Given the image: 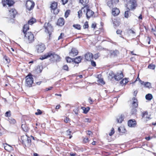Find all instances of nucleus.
I'll return each instance as SVG.
<instances>
[{
  "instance_id": "nucleus-60",
  "label": "nucleus",
  "mask_w": 156,
  "mask_h": 156,
  "mask_svg": "<svg viewBox=\"0 0 156 156\" xmlns=\"http://www.w3.org/2000/svg\"><path fill=\"white\" fill-rule=\"evenodd\" d=\"M96 26H97V23H93L91 25V27L92 28H93L94 29H95V28L96 27Z\"/></svg>"
},
{
  "instance_id": "nucleus-46",
  "label": "nucleus",
  "mask_w": 156,
  "mask_h": 156,
  "mask_svg": "<svg viewBox=\"0 0 156 156\" xmlns=\"http://www.w3.org/2000/svg\"><path fill=\"white\" fill-rule=\"evenodd\" d=\"M67 62L68 63H70L72 62H73V58H71L69 57H67L66 58Z\"/></svg>"
},
{
  "instance_id": "nucleus-58",
  "label": "nucleus",
  "mask_w": 156,
  "mask_h": 156,
  "mask_svg": "<svg viewBox=\"0 0 156 156\" xmlns=\"http://www.w3.org/2000/svg\"><path fill=\"white\" fill-rule=\"evenodd\" d=\"M116 33L118 34L122 35V30H121L118 29L116 30Z\"/></svg>"
},
{
  "instance_id": "nucleus-37",
  "label": "nucleus",
  "mask_w": 156,
  "mask_h": 156,
  "mask_svg": "<svg viewBox=\"0 0 156 156\" xmlns=\"http://www.w3.org/2000/svg\"><path fill=\"white\" fill-rule=\"evenodd\" d=\"M115 74L113 72H111L109 74V77L110 78L111 80L114 79H115Z\"/></svg>"
},
{
  "instance_id": "nucleus-41",
  "label": "nucleus",
  "mask_w": 156,
  "mask_h": 156,
  "mask_svg": "<svg viewBox=\"0 0 156 156\" xmlns=\"http://www.w3.org/2000/svg\"><path fill=\"white\" fill-rule=\"evenodd\" d=\"M3 58L5 59L6 62V63L9 64L10 62V60L9 58L6 55H3Z\"/></svg>"
},
{
  "instance_id": "nucleus-6",
  "label": "nucleus",
  "mask_w": 156,
  "mask_h": 156,
  "mask_svg": "<svg viewBox=\"0 0 156 156\" xmlns=\"http://www.w3.org/2000/svg\"><path fill=\"white\" fill-rule=\"evenodd\" d=\"M45 29V31L48 33L49 34V39L51 37L52 32L53 31V28L52 26L49 23H45L44 25Z\"/></svg>"
},
{
  "instance_id": "nucleus-3",
  "label": "nucleus",
  "mask_w": 156,
  "mask_h": 156,
  "mask_svg": "<svg viewBox=\"0 0 156 156\" xmlns=\"http://www.w3.org/2000/svg\"><path fill=\"white\" fill-rule=\"evenodd\" d=\"M137 6V0H129L126 5L127 9H129L131 11L135 10Z\"/></svg>"
},
{
  "instance_id": "nucleus-28",
  "label": "nucleus",
  "mask_w": 156,
  "mask_h": 156,
  "mask_svg": "<svg viewBox=\"0 0 156 156\" xmlns=\"http://www.w3.org/2000/svg\"><path fill=\"white\" fill-rule=\"evenodd\" d=\"M36 22V19L33 17H32L28 20V23L27 24H28V26H29V25H32Z\"/></svg>"
},
{
  "instance_id": "nucleus-23",
  "label": "nucleus",
  "mask_w": 156,
  "mask_h": 156,
  "mask_svg": "<svg viewBox=\"0 0 156 156\" xmlns=\"http://www.w3.org/2000/svg\"><path fill=\"white\" fill-rule=\"evenodd\" d=\"M4 148L5 150L9 152L13 150V147L7 144H5V145H4Z\"/></svg>"
},
{
  "instance_id": "nucleus-51",
  "label": "nucleus",
  "mask_w": 156,
  "mask_h": 156,
  "mask_svg": "<svg viewBox=\"0 0 156 156\" xmlns=\"http://www.w3.org/2000/svg\"><path fill=\"white\" fill-rule=\"evenodd\" d=\"M144 85L145 87L148 88H150L151 87V83L148 82H146L145 83H144Z\"/></svg>"
},
{
  "instance_id": "nucleus-55",
  "label": "nucleus",
  "mask_w": 156,
  "mask_h": 156,
  "mask_svg": "<svg viewBox=\"0 0 156 156\" xmlns=\"http://www.w3.org/2000/svg\"><path fill=\"white\" fill-rule=\"evenodd\" d=\"M40 125H38V126L35 127L34 128V130L37 133L40 132V131L39 129H38V128H40Z\"/></svg>"
},
{
  "instance_id": "nucleus-13",
  "label": "nucleus",
  "mask_w": 156,
  "mask_h": 156,
  "mask_svg": "<svg viewBox=\"0 0 156 156\" xmlns=\"http://www.w3.org/2000/svg\"><path fill=\"white\" fill-rule=\"evenodd\" d=\"M124 77L123 72L121 71H119L115 74V80L117 81H119Z\"/></svg>"
},
{
  "instance_id": "nucleus-29",
  "label": "nucleus",
  "mask_w": 156,
  "mask_h": 156,
  "mask_svg": "<svg viewBox=\"0 0 156 156\" xmlns=\"http://www.w3.org/2000/svg\"><path fill=\"white\" fill-rule=\"evenodd\" d=\"M124 115H121L119 116V118L117 119V122L118 123H121L124 120Z\"/></svg>"
},
{
  "instance_id": "nucleus-36",
  "label": "nucleus",
  "mask_w": 156,
  "mask_h": 156,
  "mask_svg": "<svg viewBox=\"0 0 156 156\" xmlns=\"http://www.w3.org/2000/svg\"><path fill=\"white\" fill-rule=\"evenodd\" d=\"M130 11L131 10H130L127 9V10L125 12L124 16L125 18L127 19L129 18V14L130 13Z\"/></svg>"
},
{
  "instance_id": "nucleus-20",
  "label": "nucleus",
  "mask_w": 156,
  "mask_h": 156,
  "mask_svg": "<svg viewBox=\"0 0 156 156\" xmlns=\"http://www.w3.org/2000/svg\"><path fill=\"white\" fill-rule=\"evenodd\" d=\"M120 12V11L119 9L116 7L113 8L112 9V13L114 16H118Z\"/></svg>"
},
{
  "instance_id": "nucleus-42",
  "label": "nucleus",
  "mask_w": 156,
  "mask_h": 156,
  "mask_svg": "<svg viewBox=\"0 0 156 156\" xmlns=\"http://www.w3.org/2000/svg\"><path fill=\"white\" fill-rule=\"evenodd\" d=\"M90 140L87 137L83 138V144H86L87 143H88L90 141Z\"/></svg>"
},
{
  "instance_id": "nucleus-35",
  "label": "nucleus",
  "mask_w": 156,
  "mask_h": 156,
  "mask_svg": "<svg viewBox=\"0 0 156 156\" xmlns=\"http://www.w3.org/2000/svg\"><path fill=\"white\" fill-rule=\"evenodd\" d=\"M81 108L83 110V113L85 114H87L89 112L90 109V108L89 107L85 108L84 107H81Z\"/></svg>"
},
{
  "instance_id": "nucleus-33",
  "label": "nucleus",
  "mask_w": 156,
  "mask_h": 156,
  "mask_svg": "<svg viewBox=\"0 0 156 156\" xmlns=\"http://www.w3.org/2000/svg\"><path fill=\"white\" fill-rule=\"evenodd\" d=\"M82 11H83V12L84 13H85V12H86L85 9H82V8H81V9L78 12V17L79 18H80L82 16V15H83Z\"/></svg>"
},
{
  "instance_id": "nucleus-10",
  "label": "nucleus",
  "mask_w": 156,
  "mask_h": 156,
  "mask_svg": "<svg viewBox=\"0 0 156 156\" xmlns=\"http://www.w3.org/2000/svg\"><path fill=\"white\" fill-rule=\"evenodd\" d=\"M57 3L55 2L51 3V12L53 11V12L55 14H57L59 12V10L57 9Z\"/></svg>"
},
{
  "instance_id": "nucleus-50",
  "label": "nucleus",
  "mask_w": 156,
  "mask_h": 156,
  "mask_svg": "<svg viewBox=\"0 0 156 156\" xmlns=\"http://www.w3.org/2000/svg\"><path fill=\"white\" fill-rule=\"evenodd\" d=\"M70 12V10H67L65 12V16L66 18H67L69 16Z\"/></svg>"
},
{
  "instance_id": "nucleus-43",
  "label": "nucleus",
  "mask_w": 156,
  "mask_h": 156,
  "mask_svg": "<svg viewBox=\"0 0 156 156\" xmlns=\"http://www.w3.org/2000/svg\"><path fill=\"white\" fill-rule=\"evenodd\" d=\"M155 65L153 63L149 64L148 66V69L153 70L155 68Z\"/></svg>"
},
{
  "instance_id": "nucleus-7",
  "label": "nucleus",
  "mask_w": 156,
  "mask_h": 156,
  "mask_svg": "<svg viewBox=\"0 0 156 156\" xmlns=\"http://www.w3.org/2000/svg\"><path fill=\"white\" fill-rule=\"evenodd\" d=\"M35 48L36 50L38 53L43 52L46 49L44 44L41 42L36 45Z\"/></svg>"
},
{
  "instance_id": "nucleus-24",
  "label": "nucleus",
  "mask_w": 156,
  "mask_h": 156,
  "mask_svg": "<svg viewBox=\"0 0 156 156\" xmlns=\"http://www.w3.org/2000/svg\"><path fill=\"white\" fill-rule=\"evenodd\" d=\"M43 67L41 66H37L35 69L34 70V72L36 73H40L42 71Z\"/></svg>"
},
{
  "instance_id": "nucleus-52",
  "label": "nucleus",
  "mask_w": 156,
  "mask_h": 156,
  "mask_svg": "<svg viewBox=\"0 0 156 156\" xmlns=\"http://www.w3.org/2000/svg\"><path fill=\"white\" fill-rule=\"evenodd\" d=\"M100 56V54L99 53H98L94 55L93 58H94L95 59H98Z\"/></svg>"
},
{
  "instance_id": "nucleus-16",
  "label": "nucleus",
  "mask_w": 156,
  "mask_h": 156,
  "mask_svg": "<svg viewBox=\"0 0 156 156\" xmlns=\"http://www.w3.org/2000/svg\"><path fill=\"white\" fill-rule=\"evenodd\" d=\"M78 54V50L75 48H72L70 51L69 52V55L71 56L74 57Z\"/></svg>"
},
{
  "instance_id": "nucleus-9",
  "label": "nucleus",
  "mask_w": 156,
  "mask_h": 156,
  "mask_svg": "<svg viewBox=\"0 0 156 156\" xmlns=\"http://www.w3.org/2000/svg\"><path fill=\"white\" fill-rule=\"evenodd\" d=\"M9 16L10 19H14L18 13L17 10L15 8H12L9 10Z\"/></svg>"
},
{
  "instance_id": "nucleus-26",
  "label": "nucleus",
  "mask_w": 156,
  "mask_h": 156,
  "mask_svg": "<svg viewBox=\"0 0 156 156\" xmlns=\"http://www.w3.org/2000/svg\"><path fill=\"white\" fill-rule=\"evenodd\" d=\"M97 78L98 79V81L99 83L103 84H105V83L103 80V79L102 78L101 75H98L97 76Z\"/></svg>"
},
{
  "instance_id": "nucleus-49",
  "label": "nucleus",
  "mask_w": 156,
  "mask_h": 156,
  "mask_svg": "<svg viewBox=\"0 0 156 156\" xmlns=\"http://www.w3.org/2000/svg\"><path fill=\"white\" fill-rule=\"evenodd\" d=\"M62 69L66 71H69V67L67 65H64L62 67Z\"/></svg>"
},
{
  "instance_id": "nucleus-62",
  "label": "nucleus",
  "mask_w": 156,
  "mask_h": 156,
  "mask_svg": "<svg viewBox=\"0 0 156 156\" xmlns=\"http://www.w3.org/2000/svg\"><path fill=\"white\" fill-rule=\"evenodd\" d=\"M69 121V119L67 117H66L64 119V122H65L66 123H68Z\"/></svg>"
},
{
  "instance_id": "nucleus-45",
  "label": "nucleus",
  "mask_w": 156,
  "mask_h": 156,
  "mask_svg": "<svg viewBox=\"0 0 156 156\" xmlns=\"http://www.w3.org/2000/svg\"><path fill=\"white\" fill-rule=\"evenodd\" d=\"M89 27L88 22L86 21L84 23V24L83 25V28L84 29H88Z\"/></svg>"
},
{
  "instance_id": "nucleus-8",
  "label": "nucleus",
  "mask_w": 156,
  "mask_h": 156,
  "mask_svg": "<svg viewBox=\"0 0 156 156\" xmlns=\"http://www.w3.org/2000/svg\"><path fill=\"white\" fill-rule=\"evenodd\" d=\"M13 0H2L1 3L3 7H10L14 4Z\"/></svg>"
},
{
  "instance_id": "nucleus-5",
  "label": "nucleus",
  "mask_w": 156,
  "mask_h": 156,
  "mask_svg": "<svg viewBox=\"0 0 156 156\" xmlns=\"http://www.w3.org/2000/svg\"><path fill=\"white\" fill-rule=\"evenodd\" d=\"M32 76V74L29 73L25 77L26 83L27 86L28 87H31L34 83V79Z\"/></svg>"
},
{
  "instance_id": "nucleus-59",
  "label": "nucleus",
  "mask_w": 156,
  "mask_h": 156,
  "mask_svg": "<svg viewBox=\"0 0 156 156\" xmlns=\"http://www.w3.org/2000/svg\"><path fill=\"white\" fill-rule=\"evenodd\" d=\"M86 132L87 135H88L89 136L92 135L93 134V133L90 130L87 131Z\"/></svg>"
},
{
  "instance_id": "nucleus-44",
  "label": "nucleus",
  "mask_w": 156,
  "mask_h": 156,
  "mask_svg": "<svg viewBox=\"0 0 156 156\" xmlns=\"http://www.w3.org/2000/svg\"><path fill=\"white\" fill-rule=\"evenodd\" d=\"M132 108L131 110V114L132 115L135 114H136L137 112L136 108Z\"/></svg>"
},
{
  "instance_id": "nucleus-63",
  "label": "nucleus",
  "mask_w": 156,
  "mask_h": 156,
  "mask_svg": "<svg viewBox=\"0 0 156 156\" xmlns=\"http://www.w3.org/2000/svg\"><path fill=\"white\" fill-rule=\"evenodd\" d=\"M88 101H89V102L90 104H92L93 102V100L90 97L88 99Z\"/></svg>"
},
{
  "instance_id": "nucleus-17",
  "label": "nucleus",
  "mask_w": 156,
  "mask_h": 156,
  "mask_svg": "<svg viewBox=\"0 0 156 156\" xmlns=\"http://www.w3.org/2000/svg\"><path fill=\"white\" fill-rule=\"evenodd\" d=\"M136 122L135 119H130L128 122V126L131 127H135L136 125Z\"/></svg>"
},
{
  "instance_id": "nucleus-34",
  "label": "nucleus",
  "mask_w": 156,
  "mask_h": 156,
  "mask_svg": "<svg viewBox=\"0 0 156 156\" xmlns=\"http://www.w3.org/2000/svg\"><path fill=\"white\" fill-rule=\"evenodd\" d=\"M73 27L76 29L77 30H81L82 28V26L78 24H74Z\"/></svg>"
},
{
  "instance_id": "nucleus-22",
  "label": "nucleus",
  "mask_w": 156,
  "mask_h": 156,
  "mask_svg": "<svg viewBox=\"0 0 156 156\" xmlns=\"http://www.w3.org/2000/svg\"><path fill=\"white\" fill-rule=\"evenodd\" d=\"M82 59V58L81 56H78L75 58H73V62L75 63L78 64L81 62Z\"/></svg>"
},
{
  "instance_id": "nucleus-2",
  "label": "nucleus",
  "mask_w": 156,
  "mask_h": 156,
  "mask_svg": "<svg viewBox=\"0 0 156 156\" xmlns=\"http://www.w3.org/2000/svg\"><path fill=\"white\" fill-rule=\"evenodd\" d=\"M49 58L53 61H57L60 58L59 56L56 54L55 52L50 51L45 53L44 55H41L40 59L43 60Z\"/></svg>"
},
{
  "instance_id": "nucleus-31",
  "label": "nucleus",
  "mask_w": 156,
  "mask_h": 156,
  "mask_svg": "<svg viewBox=\"0 0 156 156\" xmlns=\"http://www.w3.org/2000/svg\"><path fill=\"white\" fill-rule=\"evenodd\" d=\"M21 128L25 132H27L29 131V129L28 127L25 124H22Z\"/></svg>"
},
{
  "instance_id": "nucleus-57",
  "label": "nucleus",
  "mask_w": 156,
  "mask_h": 156,
  "mask_svg": "<svg viewBox=\"0 0 156 156\" xmlns=\"http://www.w3.org/2000/svg\"><path fill=\"white\" fill-rule=\"evenodd\" d=\"M91 61V65L93 67H95L96 66V63L95 62L92 60Z\"/></svg>"
},
{
  "instance_id": "nucleus-18",
  "label": "nucleus",
  "mask_w": 156,
  "mask_h": 156,
  "mask_svg": "<svg viewBox=\"0 0 156 156\" xmlns=\"http://www.w3.org/2000/svg\"><path fill=\"white\" fill-rule=\"evenodd\" d=\"M132 100L133 101L131 103V107L137 108L138 105L137 99L135 97H133Z\"/></svg>"
},
{
  "instance_id": "nucleus-11",
  "label": "nucleus",
  "mask_w": 156,
  "mask_h": 156,
  "mask_svg": "<svg viewBox=\"0 0 156 156\" xmlns=\"http://www.w3.org/2000/svg\"><path fill=\"white\" fill-rule=\"evenodd\" d=\"M90 5L89 6V7H86L85 8L86 10V14L87 18L89 19L90 17L93 16L94 14V12L92 10L90 9Z\"/></svg>"
},
{
  "instance_id": "nucleus-54",
  "label": "nucleus",
  "mask_w": 156,
  "mask_h": 156,
  "mask_svg": "<svg viewBox=\"0 0 156 156\" xmlns=\"http://www.w3.org/2000/svg\"><path fill=\"white\" fill-rule=\"evenodd\" d=\"M64 36V34L63 33H61L60 35L58 37V40H60L63 38Z\"/></svg>"
},
{
  "instance_id": "nucleus-21",
  "label": "nucleus",
  "mask_w": 156,
  "mask_h": 156,
  "mask_svg": "<svg viewBox=\"0 0 156 156\" xmlns=\"http://www.w3.org/2000/svg\"><path fill=\"white\" fill-rule=\"evenodd\" d=\"M65 24V20L63 18H59L56 24L59 26H62L64 25Z\"/></svg>"
},
{
  "instance_id": "nucleus-4",
  "label": "nucleus",
  "mask_w": 156,
  "mask_h": 156,
  "mask_svg": "<svg viewBox=\"0 0 156 156\" xmlns=\"http://www.w3.org/2000/svg\"><path fill=\"white\" fill-rule=\"evenodd\" d=\"M20 142L25 147H27L31 145V140L29 136L26 135H23L21 136Z\"/></svg>"
},
{
  "instance_id": "nucleus-56",
  "label": "nucleus",
  "mask_w": 156,
  "mask_h": 156,
  "mask_svg": "<svg viewBox=\"0 0 156 156\" xmlns=\"http://www.w3.org/2000/svg\"><path fill=\"white\" fill-rule=\"evenodd\" d=\"M115 133V130L114 129L112 128L111 129V131L110 133H109V135L110 136H112V135Z\"/></svg>"
},
{
  "instance_id": "nucleus-40",
  "label": "nucleus",
  "mask_w": 156,
  "mask_h": 156,
  "mask_svg": "<svg viewBox=\"0 0 156 156\" xmlns=\"http://www.w3.org/2000/svg\"><path fill=\"white\" fill-rule=\"evenodd\" d=\"M153 98L152 95L151 94H146L145 96V98L146 99L150 101Z\"/></svg>"
},
{
  "instance_id": "nucleus-47",
  "label": "nucleus",
  "mask_w": 156,
  "mask_h": 156,
  "mask_svg": "<svg viewBox=\"0 0 156 156\" xmlns=\"http://www.w3.org/2000/svg\"><path fill=\"white\" fill-rule=\"evenodd\" d=\"M151 32L153 33L155 36H156V27L155 26L152 28Z\"/></svg>"
},
{
  "instance_id": "nucleus-61",
  "label": "nucleus",
  "mask_w": 156,
  "mask_h": 156,
  "mask_svg": "<svg viewBox=\"0 0 156 156\" xmlns=\"http://www.w3.org/2000/svg\"><path fill=\"white\" fill-rule=\"evenodd\" d=\"M135 30H133L132 29H130L129 30V33L133 34H135Z\"/></svg>"
},
{
  "instance_id": "nucleus-64",
  "label": "nucleus",
  "mask_w": 156,
  "mask_h": 156,
  "mask_svg": "<svg viewBox=\"0 0 156 156\" xmlns=\"http://www.w3.org/2000/svg\"><path fill=\"white\" fill-rule=\"evenodd\" d=\"M63 5H65L67 3L68 1V0H61Z\"/></svg>"
},
{
  "instance_id": "nucleus-30",
  "label": "nucleus",
  "mask_w": 156,
  "mask_h": 156,
  "mask_svg": "<svg viewBox=\"0 0 156 156\" xmlns=\"http://www.w3.org/2000/svg\"><path fill=\"white\" fill-rule=\"evenodd\" d=\"M128 78H125L121 80L120 83L122 86L126 85L128 82Z\"/></svg>"
},
{
  "instance_id": "nucleus-32",
  "label": "nucleus",
  "mask_w": 156,
  "mask_h": 156,
  "mask_svg": "<svg viewBox=\"0 0 156 156\" xmlns=\"http://www.w3.org/2000/svg\"><path fill=\"white\" fill-rule=\"evenodd\" d=\"M113 23L116 26H118L120 23V19H114L113 20Z\"/></svg>"
},
{
  "instance_id": "nucleus-38",
  "label": "nucleus",
  "mask_w": 156,
  "mask_h": 156,
  "mask_svg": "<svg viewBox=\"0 0 156 156\" xmlns=\"http://www.w3.org/2000/svg\"><path fill=\"white\" fill-rule=\"evenodd\" d=\"M66 136H69V139L71 138L73 136L71 134L72 133V131L70 129H69L66 131Z\"/></svg>"
},
{
  "instance_id": "nucleus-53",
  "label": "nucleus",
  "mask_w": 156,
  "mask_h": 156,
  "mask_svg": "<svg viewBox=\"0 0 156 156\" xmlns=\"http://www.w3.org/2000/svg\"><path fill=\"white\" fill-rule=\"evenodd\" d=\"M37 112L35 113V114L36 115H41L42 113L41 111L39 109H37Z\"/></svg>"
},
{
  "instance_id": "nucleus-14",
  "label": "nucleus",
  "mask_w": 156,
  "mask_h": 156,
  "mask_svg": "<svg viewBox=\"0 0 156 156\" xmlns=\"http://www.w3.org/2000/svg\"><path fill=\"white\" fill-rule=\"evenodd\" d=\"M119 2V0H110L107 2V5L110 8H112Z\"/></svg>"
},
{
  "instance_id": "nucleus-1",
  "label": "nucleus",
  "mask_w": 156,
  "mask_h": 156,
  "mask_svg": "<svg viewBox=\"0 0 156 156\" xmlns=\"http://www.w3.org/2000/svg\"><path fill=\"white\" fill-rule=\"evenodd\" d=\"M30 29L29 26L25 24L23 26L22 31L23 33L24 37L27 41L29 43L34 42L35 40V37L32 32H28Z\"/></svg>"
},
{
  "instance_id": "nucleus-19",
  "label": "nucleus",
  "mask_w": 156,
  "mask_h": 156,
  "mask_svg": "<svg viewBox=\"0 0 156 156\" xmlns=\"http://www.w3.org/2000/svg\"><path fill=\"white\" fill-rule=\"evenodd\" d=\"M88 0H80V3L84 6L82 8V9H83L86 7H89V6L90 5L88 4Z\"/></svg>"
},
{
  "instance_id": "nucleus-27",
  "label": "nucleus",
  "mask_w": 156,
  "mask_h": 156,
  "mask_svg": "<svg viewBox=\"0 0 156 156\" xmlns=\"http://www.w3.org/2000/svg\"><path fill=\"white\" fill-rule=\"evenodd\" d=\"M141 116L142 118H146L147 119H149L150 117L148 115V112L147 111L143 112L141 114Z\"/></svg>"
},
{
  "instance_id": "nucleus-48",
  "label": "nucleus",
  "mask_w": 156,
  "mask_h": 156,
  "mask_svg": "<svg viewBox=\"0 0 156 156\" xmlns=\"http://www.w3.org/2000/svg\"><path fill=\"white\" fill-rule=\"evenodd\" d=\"M11 115L10 111H9L6 112L5 114V115L6 117H10Z\"/></svg>"
},
{
  "instance_id": "nucleus-12",
  "label": "nucleus",
  "mask_w": 156,
  "mask_h": 156,
  "mask_svg": "<svg viewBox=\"0 0 156 156\" xmlns=\"http://www.w3.org/2000/svg\"><path fill=\"white\" fill-rule=\"evenodd\" d=\"M35 5L34 2L31 1L27 0L26 4V6L27 9L29 11L32 9Z\"/></svg>"
},
{
  "instance_id": "nucleus-15",
  "label": "nucleus",
  "mask_w": 156,
  "mask_h": 156,
  "mask_svg": "<svg viewBox=\"0 0 156 156\" xmlns=\"http://www.w3.org/2000/svg\"><path fill=\"white\" fill-rule=\"evenodd\" d=\"M94 55L90 52H88L84 55V58L86 61H90L93 58Z\"/></svg>"
},
{
  "instance_id": "nucleus-39",
  "label": "nucleus",
  "mask_w": 156,
  "mask_h": 156,
  "mask_svg": "<svg viewBox=\"0 0 156 156\" xmlns=\"http://www.w3.org/2000/svg\"><path fill=\"white\" fill-rule=\"evenodd\" d=\"M8 121L9 122L12 124H15L16 122V120L12 118L9 119Z\"/></svg>"
},
{
  "instance_id": "nucleus-25",
  "label": "nucleus",
  "mask_w": 156,
  "mask_h": 156,
  "mask_svg": "<svg viewBox=\"0 0 156 156\" xmlns=\"http://www.w3.org/2000/svg\"><path fill=\"white\" fill-rule=\"evenodd\" d=\"M119 54V51L118 50H115L110 52L111 56L113 57H116Z\"/></svg>"
}]
</instances>
